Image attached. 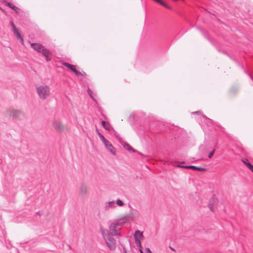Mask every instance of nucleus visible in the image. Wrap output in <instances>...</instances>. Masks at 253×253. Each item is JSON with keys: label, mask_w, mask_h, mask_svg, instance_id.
Returning <instances> with one entry per match:
<instances>
[{"label": "nucleus", "mask_w": 253, "mask_h": 253, "mask_svg": "<svg viewBox=\"0 0 253 253\" xmlns=\"http://www.w3.org/2000/svg\"><path fill=\"white\" fill-rule=\"evenodd\" d=\"M122 220H121L120 219L118 221H114L112 222L109 226L108 233L114 236H120L121 234L119 232V231L121 228V226L125 222H122Z\"/></svg>", "instance_id": "obj_1"}, {"label": "nucleus", "mask_w": 253, "mask_h": 253, "mask_svg": "<svg viewBox=\"0 0 253 253\" xmlns=\"http://www.w3.org/2000/svg\"><path fill=\"white\" fill-rule=\"evenodd\" d=\"M101 232L106 244L110 250H114L116 248V240L113 237L114 235L108 233V230L101 229Z\"/></svg>", "instance_id": "obj_2"}, {"label": "nucleus", "mask_w": 253, "mask_h": 253, "mask_svg": "<svg viewBox=\"0 0 253 253\" xmlns=\"http://www.w3.org/2000/svg\"><path fill=\"white\" fill-rule=\"evenodd\" d=\"M37 93L42 100H45L49 96L50 89L46 84L40 85L36 87Z\"/></svg>", "instance_id": "obj_3"}, {"label": "nucleus", "mask_w": 253, "mask_h": 253, "mask_svg": "<svg viewBox=\"0 0 253 253\" xmlns=\"http://www.w3.org/2000/svg\"><path fill=\"white\" fill-rule=\"evenodd\" d=\"M31 46L35 50L42 53L45 57L47 61L50 60V55L51 53L50 51L45 48L42 44L37 43H31Z\"/></svg>", "instance_id": "obj_4"}, {"label": "nucleus", "mask_w": 253, "mask_h": 253, "mask_svg": "<svg viewBox=\"0 0 253 253\" xmlns=\"http://www.w3.org/2000/svg\"><path fill=\"white\" fill-rule=\"evenodd\" d=\"M52 126L58 133L64 132L66 130V126L59 120H54L52 123Z\"/></svg>", "instance_id": "obj_5"}, {"label": "nucleus", "mask_w": 253, "mask_h": 253, "mask_svg": "<svg viewBox=\"0 0 253 253\" xmlns=\"http://www.w3.org/2000/svg\"><path fill=\"white\" fill-rule=\"evenodd\" d=\"M139 216V212L136 210H131L128 214L126 216H125L124 217L121 218V220H125L126 221L128 220H133L135 218H137Z\"/></svg>", "instance_id": "obj_6"}, {"label": "nucleus", "mask_w": 253, "mask_h": 253, "mask_svg": "<svg viewBox=\"0 0 253 253\" xmlns=\"http://www.w3.org/2000/svg\"><path fill=\"white\" fill-rule=\"evenodd\" d=\"M88 194V190L87 185L84 183H82L79 188V195L82 197H84Z\"/></svg>", "instance_id": "obj_7"}, {"label": "nucleus", "mask_w": 253, "mask_h": 253, "mask_svg": "<svg viewBox=\"0 0 253 253\" xmlns=\"http://www.w3.org/2000/svg\"><path fill=\"white\" fill-rule=\"evenodd\" d=\"M8 115L10 117L17 118L23 115V112L19 110L11 109L8 111Z\"/></svg>", "instance_id": "obj_8"}, {"label": "nucleus", "mask_w": 253, "mask_h": 253, "mask_svg": "<svg viewBox=\"0 0 253 253\" xmlns=\"http://www.w3.org/2000/svg\"><path fill=\"white\" fill-rule=\"evenodd\" d=\"M104 144L105 146L106 149L113 155H115L116 154L115 149L113 145L110 143V142L108 140H106V142H104Z\"/></svg>", "instance_id": "obj_9"}, {"label": "nucleus", "mask_w": 253, "mask_h": 253, "mask_svg": "<svg viewBox=\"0 0 253 253\" xmlns=\"http://www.w3.org/2000/svg\"><path fill=\"white\" fill-rule=\"evenodd\" d=\"M116 208L115 203L114 201L105 202L104 204L105 211H108L110 209Z\"/></svg>", "instance_id": "obj_10"}, {"label": "nucleus", "mask_w": 253, "mask_h": 253, "mask_svg": "<svg viewBox=\"0 0 253 253\" xmlns=\"http://www.w3.org/2000/svg\"><path fill=\"white\" fill-rule=\"evenodd\" d=\"M134 237L135 240H136V239L141 240L143 237V233L141 231H140L139 230H136L134 234Z\"/></svg>", "instance_id": "obj_11"}, {"label": "nucleus", "mask_w": 253, "mask_h": 253, "mask_svg": "<svg viewBox=\"0 0 253 253\" xmlns=\"http://www.w3.org/2000/svg\"><path fill=\"white\" fill-rule=\"evenodd\" d=\"M185 169H192L193 170H197L199 171H205L206 169L204 168L197 167L194 166H187V167H185Z\"/></svg>", "instance_id": "obj_12"}, {"label": "nucleus", "mask_w": 253, "mask_h": 253, "mask_svg": "<svg viewBox=\"0 0 253 253\" xmlns=\"http://www.w3.org/2000/svg\"><path fill=\"white\" fill-rule=\"evenodd\" d=\"M154 0L156 2L159 3L161 5L164 6V7H165L167 8H168V9L170 8V7L168 5H167L166 3L163 2L162 0Z\"/></svg>", "instance_id": "obj_13"}, {"label": "nucleus", "mask_w": 253, "mask_h": 253, "mask_svg": "<svg viewBox=\"0 0 253 253\" xmlns=\"http://www.w3.org/2000/svg\"><path fill=\"white\" fill-rule=\"evenodd\" d=\"M63 65L65 66L66 67H68V68L70 69L72 71L75 68V66L74 65H72L71 64H70L68 63H64Z\"/></svg>", "instance_id": "obj_14"}, {"label": "nucleus", "mask_w": 253, "mask_h": 253, "mask_svg": "<svg viewBox=\"0 0 253 253\" xmlns=\"http://www.w3.org/2000/svg\"><path fill=\"white\" fill-rule=\"evenodd\" d=\"M5 3L7 5H8L9 7L12 8V9L16 10V9H18V8L14 6L12 3L8 2H5Z\"/></svg>", "instance_id": "obj_15"}, {"label": "nucleus", "mask_w": 253, "mask_h": 253, "mask_svg": "<svg viewBox=\"0 0 253 253\" xmlns=\"http://www.w3.org/2000/svg\"><path fill=\"white\" fill-rule=\"evenodd\" d=\"M102 125L103 126V127L107 130H109L110 129V125L108 124H107L105 121H102Z\"/></svg>", "instance_id": "obj_16"}, {"label": "nucleus", "mask_w": 253, "mask_h": 253, "mask_svg": "<svg viewBox=\"0 0 253 253\" xmlns=\"http://www.w3.org/2000/svg\"><path fill=\"white\" fill-rule=\"evenodd\" d=\"M13 33H14V35L16 36V38L18 40H19V39H20L22 37L20 33L18 32V29L13 31Z\"/></svg>", "instance_id": "obj_17"}, {"label": "nucleus", "mask_w": 253, "mask_h": 253, "mask_svg": "<svg viewBox=\"0 0 253 253\" xmlns=\"http://www.w3.org/2000/svg\"><path fill=\"white\" fill-rule=\"evenodd\" d=\"M116 204L119 207H123L124 205V203L120 199H117L116 202Z\"/></svg>", "instance_id": "obj_18"}, {"label": "nucleus", "mask_w": 253, "mask_h": 253, "mask_svg": "<svg viewBox=\"0 0 253 253\" xmlns=\"http://www.w3.org/2000/svg\"><path fill=\"white\" fill-rule=\"evenodd\" d=\"M135 243H136V245L137 246V247L141 248L142 247H141V245L140 240V239H136V240H135Z\"/></svg>", "instance_id": "obj_19"}, {"label": "nucleus", "mask_w": 253, "mask_h": 253, "mask_svg": "<svg viewBox=\"0 0 253 253\" xmlns=\"http://www.w3.org/2000/svg\"><path fill=\"white\" fill-rule=\"evenodd\" d=\"M125 148L129 151L132 150L133 152H134V150L128 144H126L125 146Z\"/></svg>", "instance_id": "obj_20"}, {"label": "nucleus", "mask_w": 253, "mask_h": 253, "mask_svg": "<svg viewBox=\"0 0 253 253\" xmlns=\"http://www.w3.org/2000/svg\"><path fill=\"white\" fill-rule=\"evenodd\" d=\"M10 24L12 27L13 32L17 30V29L16 28L15 26L14 25L13 22L12 21L10 22Z\"/></svg>", "instance_id": "obj_21"}, {"label": "nucleus", "mask_w": 253, "mask_h": 253, "mask_svg": "<svg viewBox=\"0 0 253 253\" xmlns=\"http://www.w3.org/2000/svg\"><path fill=\"white\" fill-rule=\"evenodd\" d=\"M75 74L76 75H81V73L80 72H79L78 71H77L76 69V68L73 70V71Z\"/></svg>", "instance_id": "obj_22"}, {"label": "nucleus", "mask_w": 253, "mask_h": 253, "mask_svg": "<svg viewBox=\"0 0 253 253\" xmlns=\"http://www.w3.org/2000/svg\"><path fill=\"white\" fill-rule=\"evenodd\" d=\"M75 74L76 75H81V73L80 72H79L78 71H77L76 69V68L73 70V71Z\"/></svg>", "instance_id": "obj_23"}, {"label": "nucleus", "mask_w": 253, "mask_h": 253, "mask_svg": "<svg viewBox=\"0 0 253 253\" xmlns=\"http://www.w3.org/2000/svg\"><path fill=\"white\" fill-rule=\"evenodd\" d=\"M214 152V150H213L209 155V157L211 158Z\"/></svg>", "instance_id": "obj_24"}, {"label": "nucleus", "mask_w": 253, "mask_h": 253, "mask_svg": "<svg viewBox=\"0 0 253 253\" xmlns=\"http://www.w3.org/2000/svg\"><path fill=\"white\" fill-rule=\"evenodd\" d=\"M248 168L253 172V166L251 164H248Z\"/></svg>", "instance_id": "obj_25"}, {"label": "nucleus", "mask_w": 253, "mask_h": 253, "mask_svg": "<svg viewBox=\"0 0 253 253\" xmlns=\"http://www.w3.org/2000/svg\"><path fill=\"white\" fill-rule=\"evenodd\" d=\"M100 138L101 139V140L102 141V142L104 143V142H106V140H107V139H106L105 138V137L102 135L100 136Z\"/></svg>", "instance_id": "obj_26"}, {"label": "nucleus", "mask_w": 253, "mask_h": 253, "mask_svg": "<svg viewBox=\"0 0 253 253\" xmlns=\"http://www.w3.org/2000/svg\"><path fill=\"white\" fill-rule=\"evenodd\" d=\"M145 253H152V252L151 251V250L149 248H146Z\"/></svg>", "instance_id": "obj_27"}, {"label": "nucleus", "mask_w": 253, "mask_h": 253, "mask_svg": "<svg viewBox=\"0 0 253 253\" xmlns=\"http://www.w3.org/2000/svg\"><path fill=\"white\" fill-rule=\"evenodd\" d=\"M87 92H88V93L89 94V95H90V96L91 97H92V95H91V91L90 90V89H88L87 90Z\"/></svg>", "instance_id": "obj_28"}, {"label": "nucleus", "mask_w": 253, "mask_h": 253, "mask_svg": "<svg viewBox=\"0 0 253 253\" xmlns=\"http://www.w3.org/2000/svg\"><path fill=\"white\" fill-rule=\"evenodd\" d=\"M19 40H20V42H21V43L22 44H24V41H23L22 37H21L20 39H19Z\"/></svg>", "instance_id": "obj_29"}, {"label": "nucleus", "mask_w": 253, "mask_h": 253, "mask_svg": "<svg viewBox=\"0 0 253 253\" xmlns=\"http://www.w3.org/2000/svg\"><path fill=\"white\" fill-rule=\"evenodd\" d=\"M243 162L246 165V166L248 168V164H251L250 163H248V162H246V161H243Z\"/></svg>", "instance_id": "obj_30"}, {"label": "nucleus", "mask_w": 253, "mask_h": 253, "mask_svg": "<svg viewBox=\"0 0 253 253\" xmlns=\"http://www.w3.org/2000/svg\"><path fill=\"white\" fill-rule=\"evenodd\" d=\"M177 167L179 168H185V167H187V166H186L177 165Z\"/></svg>", "instance_id": "obj_31"}, {"label": "nucleus", "mask_w": 253, "mask_h": 253, "mask_svg": "<svg viewBox=\"0 0 253 253\" xmlns=\"http://www.w3.org/2000/svg\"><path fill=\"white\" fill-rule=\"evenodd\" d=\"M97 132L98 136H99V137H100V136H102V135L98 131V130H97Z\"/></svg>", "instance_id": "obj_32"}, {"label": "nucleus", "mask_w": 253, "mask_h": 253, "mask_svg": "<svg viewBox=\"0 0 253 253\" xmlns=\"http://www.w3.org/2000/svg\"><path fill=\"white\" fill-rule=\"evenodd\" d=\"M19 9L18 8V9H16V10H15V12L16 13H18L19 12Z\"/></svg>", "instance_id": "obj_33"}, {"label": "nucleus", "mask_w": 253, "mask_h": 253, "mask_svg": "<svg viewBox=\"0 0 253 253\" xmlns=\"http://www.w3.org/2000/svg\"><path fill=\"white\" fill-rule=\"evenodd\" d=\"M140 253H144L141 249H140Z\"/></svg>", "instance_id": "obj_34"}, {"label": "nucleus", "mask_w": 253, "mask_h": 253, "mask_svg": "<svg viewBox=\"0 0 253 253\" xmlns=\"http://www.w3.org/2000/svg\"><path fill=\"white\" fill-rule=\"evenodd\" d=\"M210 209L211 211H213L211 207H210Z\"/></svg>", "instance_id": "obj_35"}, {"label": "nucleus", "mask_w": 253, "mask_h": 253, "mask_svg": "<svg viewBox=\"0 0 253 253\" xmlns=\"http://www.w3.org/2000/svg\"><path fill=\"white\" fill-rule=\"evenodd\" d=\"M198 113V112H194V113Z\"/></svg>", "instance_id": "obj_36"}]
</instances>
